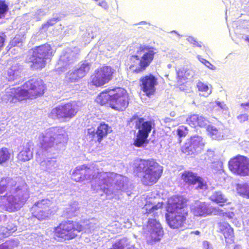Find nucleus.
<instances>
[{"label":"nucleus","mask_w":249,"mask_h":249,"mask_svg":"<svg viewBox=\"0 0 249 249\" xmlns=\"http://www.w3.org/2000/svg\"><path fill=\"white\" fill-rule=\"evenodd\" d=\"M98 5L102 7L105 10H107L108 8V6L107 2L104 0H102L101 2H99L98 3Z\"/></svg>","instance_id":"09e8293b"},{"label":"nucleus","mask_w":249,"mask_h":249,"mask_svg":"<svg viewBox=\"0 0 249 249\" xmlns=\"http://www.w3.org/2000/svg\"><path fill=\"white\" fill-rule=\"evenodd\" d=\"M186 122L192 127H196L197 126L204 127L207 126L209 123L207 119L198 114L191 115L187 119Z\"/></svg>","instance_id":"5701e85b"},{"label":"nucleus","mask_w":249,"mask_h":249,"mask_svg":"<svg viewBox=\"0 0 249 249\" xmlns=\"http://www.w3.org/2000/svg\"><path fill=\"white\" fill-rule=\"evenodd\" d=\"M177 76L181 82L186 79H191L195 75V72L193 70L186 68H182L177 71Z\"/></svg>","instance_id":"a878e982"},{"label":"nucleus","mask_w":249,"mask_h":249,"mask_svg":"<svg viewBox=\"0 0 249 249\" xmlns=\"http://www.w3.org/2000/svg\"><path fill=\"white\" fill-rule=\"evenodd\" d=\"M213 167H214L215 165H217V170H220L222 168V163L220 161H217L213 163Z\"/></svg>","instance_id":"3c124183"},{"label":"nucleus","mask_w":249,"mask_h":249,"mask_svg":"<svg viewBox=\"0 0 249 249\" xmlns=\"http://www.w3.org/2000/svg\"><path fill=\"white\" fill-rule=\"evenodd\" d=\"M237 118L240 123H243L248 119V116L246 114H241L238 115Z\"/></svg>","instance_id":"a18cd8bd"},{"label":"nucleus","mask_w":249,"mask_h":249,"mask_svg":"<svg viewBox=\"0 0 249 249\" xmlns=\"http://www.w3.org/2000/svg\"><path fill=\"white\" fill-rule=\"evenodd\" d=\"M156 49L146 46H141L137 54L131 57L129 69L133 72L140 73L145 70L153 61L156 53Z\"/></svg>","instance_id":"1a4fd4ad"},{"label":"nucleus","mask_w":249,"mask_h":249,"mask_svg":"<svg viewBox=\"0 0 249 249\" xmlns=\"http://www.w3.org/2000/svg\"><path fill=\"white\" fill-rule=\"evenodd\" d=\"M22 39L19 36H15L10 42V45L12 47L18 46L20 47L22 45Z\"/></svg>","instance_id":"79ce46f5"},{"label":"nucleus","mask_w":249,"mask_h":249,"mask_svg":"<svg viewBox=\"0 0 249 249\" xmlns=\"http://www.w3.org/2000/svg\"><path fill=\"white\" fill-rule=\"evenodd\" d=\"M39 139L40 146L36 153V160L43 170L54 173L59 168V163L53 155L64 147L68 140L67 133L62 128L51 127Z\"/></svg>","instance_id":"f03ea898"},{"label":"nucleus","mask_w":249,"mask_h":249,"mask_svg":"<svg viewBox=\"0 0 249 249\" xmlns=\"http://www.w3.org/2000/svg\"><path fill=\"white\" fill-rule=\"evenodd\" d=\"M174 114H175L174 112H171V115L172 116H174Z\"/></svg>","instance_id":"680f3d73"},{"label":"nucleus","mask_w":249,"mask_h":249,"mask_svg":"<svg viewBox=\"0 0 249 249\" xmlns=\"http://www.w3.org/2000/svg\"><path fill=\"white\" fill-rule=\"evenodd\" d=\"M135 125L138 132L134 144L137 147H143L148 143L147 138L153 128V123L150 121H145L141 118L136 120Z\"/></svg>","instance_id":"ddd939ff"},{"label":"nucleus","mask_w":249,"mask_h":249,"mask_svg":"<svg viewBox=\"0 0 249 249\" xmlns=\"http://www.w3.org/2000/svg\"><path fill=\"white\" fill-rule=\"evenodd\" d=\"M96 101L101 105H109L117 110H124L128 106V98L126 91L121 88L109 89L101 92Z\"/></svg>","instance_id":"6e6552de"},{"label":"nucleus","mask_w":249,"mask_h":249,"mask_svg":"<svg viewBox=\"0 0 249 249\" xmlns=\"http://www.w3.org/2000/svg\"><path fill=\"white\" fill-rule=\"evenodd\" d=\"M181 178L188 184L194 185L197 183L198 186L196 188L198 189L205 190L208 189L206 180L192 172L184 171L181 176Z\"/></svg>","instance_id":"412c9836"},{"label":"nucleus","mask_w":249,"mask_h":249,"mask_svg":"<svg viewBox=\"0 0 249 249\" xmlns=\"http://www.w3.org/2000/svg\"><path fill=\"white\" fill-rule=\"evenodd\" d=\"M210 199L219 204L220 206H222L224 203H227L228 201L226 196L220 191H213L210 196Z\"/></svg>","instance_id":"bb28decb"},{"label":"nucleus","mask_w":249,"mask_h":249,"mask_svg":"<svg viewBox=\"0 0 249 249\" xmlns=\"http://www.w3.org/2000/svg\"><path fill=\"white\" fill-rule=\"evenodd\" d=\"M201 61L208 68L211 70H213L214 69V67L213 65L211 63H210L208 61L204 59H202V60Z\"/></svg>","instance_id":"49530a36"},{"label":"nucleus","mask_w":249,"mask_h":249,"mask_svg":"<svg viewBox=\"0 0 249 249\" xmlns=\"http://www.w3.org/2000/svg\"><path fill=\"white\" fill-rule=\"evenodd\" d=\"M207 131L209 136L213 140H221L224 139L225 134L223 127L217 128L213 125H208Z\"/></svg>","instance_id":"393cba45"},{"label":"nucleus","mask_w":249,"mask_h":249,"mask_svg":"<svg viewBox=\"0 0 249 249\" xmlns=\"http://www.w3.org/2000/svg\"><path fill=\"white\" fill-rule=\"evenodd\" d=\"M188 132L187 127L184 125L179 126L177 131V135L180 138L185 137L188 134Z\"/></svg>","instance_id":"a19ab883"},{"label":"nucleus","mask_w":249,"mask_h":249,"mask_svg":"<svg viewBox=\"0 0 249 249\" xmlns=\"http://www.w3.org/2000/svg\"><path fill=\"white\" fill-rule=\"evenodd\" d=\"M0 249H9V247L7 245V242L0 245Z\"/></svg>","instance_id":"603ef678"},{"label":"nucleus","mask_w":249,"mask_h":249,"mask_svg":"<svg viewBox=\"0 0 249 249\" xmlns=\"http://www.w3.org/2000/svg\"><path fill=\"white\" fill-rule=\"evenodd\" d=\"M157 85V78L151 74L142 76L140 79V86L142 90L149 97L154 95Z\"/></svg>","instance_id":"6ab92c4d"},{"label":"nucleus","mask_w":249,"mask_h":249,"mask_svg":"<svg viewBox=\"0 0 249 249\" xmlns=\"http://www.w3.org/2000/svg\"><path fill=\"white\" fill-rule=\"evenodd\" d=\"M97 221L95 219H92L90 220H87L84 223V225H82L83 230L85 232L89 233L94 231L97 228Z\"/></svg>","instance_id":"2f4dec72"},{"label":"nucleus","mask_w":249,"mask_h":249,"mask_svg":"<svg viewBox=\"0 0 249 249\" xmlns=\"http://www.w3.org/2000/svg\"><path fill=\"white\" fill-rule=\"evenodd\" d=\"M71 178L76 182L91 180L92 189L97 192H103L109 198H119L121 193L127 192L128 188L127 178L113 172H100L95 166H77Z\"/></svg>","instance_id":"f257e3e1"},{"label":"nucleus","mask_w":249,"mask_h":249,"mask_svg":"<svg viewBox=\"0 0 249 249\" xmlns=\"http://www.w3.org/2000/svg\"><path fill=\"white\" fill-rule=\"evenodd\" d=\"M66 79L70 82H75L78 81L82 78L79 75H78L77 72L74 70L69 71L66 75Z\"/></svg>","instance_id":"f704fd0d"},{"label":"nucleus","mask_w":249,"mask_h":249,"mask_svg":"<svg viewBox=\"0 0 249 249\" xmlns=\"http://www.w3.org/2000/svg\"><path fill=\"white\" fill-rule=\"evenodd\" d=\"M192 211L197 216H206L211 214L217 215L219 213V209L213 207L206 202H198L196 204Z\"/></svg>","instance_id":"aec40b11"},{"label":"nucleus","mask_w":249,"mask_h":249,"mask_svg":"<svg viewBox=\"0 0 249 249\" xmlns=\"http://www.w3.org/2000/svg\"><path fill=\"white\" fill-rule=\"evenodd\" d=\"M80 52L78 47L67 48L63 50L55 66L58 73L66 71L76 60Z\"/></svg>","instance_id":"4468645a"},{"label":"nucleus","mask_w":249,"mask_h":249,"mask_svg":"<svg viewBox=\"0 0 249 249\" xmlns=\"http://www.w3.org/2000/svg\"><path fill=\"white\" fill-rule=\"evenodd\" d=\"M187 40L191 44H193L194 46L201 47L202 43L201 42H198L196 39L192 36H189L187 38Z\"/></svg>","instance_id":"37998d69"},{"label":"nucleus","mask_w":249,"mask_h":249,"mask_svg":"<svg viewBox=\"0 0 249 249\" xmlns=\"http://www.w3.org/2000/svg\"><path fill=\"white\" fill-rule=\"evenodd\" d=\"M78 111V107L75 103H69L53 108L49 114V117L53 119L67 121L73 118Z\"/></svg>","instance_id":"f8f14e48"},{"label":"nucleus","mask_w":249,"mask_h":249,"mask_svg":"<svg viewBox=\"0 0 249 249\" xmlns=\"http://www.w3.org/2000/svg\"><path fill=\"white\" fill-rule=\"evenodd\" d=\"M23 68L21 65L18 64L12 65L7 70V78L9 81L17 80L20 77Z\"/></svg>","instance_id":"b1692460"},{"label":"nucleus","mask_w":249,"mask_h":249,"mask_svg":"<svg viewBox=\"0 0 249 249\" xmlns=\"http://www.w3.org/2000/svg\"><path fill=\"white\" fill-rule=\"evenodd\" d=\"M230 170L235 174L246 176L249 172V159L246 157L238 155L229 162Z\"/></svg>","instance_id":"f3484780"},{"label":"nucleus","mask_w":249,"mask_h":249,"mask_svg":"<svg viewBox=\"0 0 249 249\" xmlns=\"http://www.w3.org/2000/svg\"><path fill=\"white\" fill-rule=\"evenodd\" d=\"M4 42V38L1 36H0V48H1Z\"/></svg>","instance_id":"864d4df0"},{"label":"nucleus","mask_w":249,"mask_h":249,"mask_svg":"<svg viewBox=\"0 0 249 249\" xmlns=\"http://www.w3.org/2000/svg\"><path fill=\"white\" fill-rule=\"evenodd\" d=\"M215 104L217 106L219 107L221 109L226 110L227 107L223 102L216 101Z\"/></svg>","instance_id":"de8ad7c7"},{"label":"nucleus","mask_w":249,"mask_h":249,"mask_svg":"<svg viewBox=\"0 0 249 249\" xmlns=\"http://www.w3.org/2000/svg\"><path fill=\"white\" fill-rule=\"evenodd\" d=\"M170 118H166L165 120L166 122H170Z\"/></svg>","instance_id":"052dcab7"},{"label":"nucleus","mask_w":249,"mask_h":249,"mask_svg":"<svg viewBox=\"0 0 249 249\" xmlns=\"http://www.w3.org/2000/svg\"><path fill=\"white\" fill-rule=\"evenodd\" d=\"M165 218L168 226L173 229L183 228L188 213L184 208L182 197L174 196L168 203Z\"/></svg>","instance_id":"423d86ee"},{"label":"nucleus","mask_w":249,"mask_h":249,"mask_svg":"<svg viewBox=\"0 0 249 249\" xmlns=\"http://www.w3.org/2000/svg\"><path fill=\"white\" fill-rule=\"evenodd\" d=\"M245 40L249 42V36H246Z\"/></svg>","instance_id":"13d9d810"},{"label":"nucleus","mask_w":249,"mask_h":249,"mask_svg":"<svg viewBox=\"0 0 249 249\" xmlns=\"http://www.w3.org/2000/svg\"><path fill=\"white\" fill-rule=\"evenodd\" d=\"M31 146L32 142L27 143L24 149L18 154V160L22 161H28L32 158L33 152L30 149Z\"/></svg>","instance_id":"cd10ccee"},{"label":"nucleus","mask_w":249,"mask_h":249,"mask_svg":"<svg viewBox=\"0 0 249 249\" xmlns=\"http://www.w3.org/2000/svg\"><path fill=\"white\" fill-rule=\"evenodd\" d=\"M219 230L223 234L226 242L227 244H232L234 242L233 230L230 225L226 222H220L218 224Z\"/></svg>","instance_id":"4be33fe9"},{"label":"nucleus","mask_w":249,"mask_h":249,"mask_svg":"<svg viewBox=\"0 0 249 249\" xmlns=\"http://www.w3.org/2000/svg\"><path fill=\"white\" fill-rule=\"evenodd\" d=\"M9 10L8 4L5 0H0V19L4 18Z\"/></svg>","instance_id":"e433bc0d"},{"label":"nucleus","mask_w":249,"mask_h":249,"mask_svg":"<svg viewBox=\"0 0 249 249\" xmlns=\"http://www.w3.org/2000/svg\"><path fill=\"white\" fill-rule=\"evenodd\" d=\"M190 234H195L196 235H198L200 234V232L198 231H191L190 232Z\"/></svg>","instance_id":"5fc2aeb1"},{"label":"nucleus","mask_w":249,"mask_h":249,"mask_svg":"<svg viewBox=\"0 0 249 249\" xmlns=\"http://www.w3.org/2000/svg\"><path fill=\"white\" fill-rule=\"evenodd\" d=\"M133 168L137 176L142 177L145 185L156 183L162 173V167L153 160L137 159L134 161Z\"/></svg>","instance_id":"39448f33"},{"label":"nucleus","mask_w":249,"mask_h":249,"mask_svg":"<svg viewBox=\"0 0 249 249\" xmlns=\"http://www.w3.org/2000/svg\"><path fill=\"white\" fill-rule=\"evenodd\" d=\"M241 106L242 107H249V103H246V104H242Z\"/></svg>","instance_id":"6e6d98bb"},{"label":"nucleus","mask_w":249,"mask_h":249,"mask_svg":"<svg viewBox=\"0 0 249 249\" xmlns=\"http://www.w3.org/2000/svg\"><path fill=\"white\" fill-rule=\"evenodd\" d=\"M83 41L86 43H89L91 39L94 38V34L91 28L86 30V32L82 35Z\"/></svg>","instance_id":"ea45409f"},{"label":"nucleus","mask_w":249,"mask_h":249,"mask_svg":"<svg viewBox=\"0 0 249 249\" xmlns=\"http://www.w3.org/2000/svg\"><path fill=\"white\" fill-rule=\"evenodd\" d=\"M90 68V64L87 61H85L80 64L75 70L77 72L78 75H79L82 78L89 72Z\"/></svg>","instance_id":"7c9ffc66"},{"label":"nucleus","mask_w":249,"mask_h":249,"mask_svg":"<svg viewBox=\"0 0 249 249\" xmlns=\"http://www.w3.org/2000/svg\"><path fill=\"white\" fill-rule=\"evenodd\" d=\"M61 19V18L60 16H56L53 18L49 19L42 25V30L44 31H47L50 26L54 25L57 22L60 21Z\"/></svg>","instance_id":"72a5a7b5"},{"label":"nucleus","mask_w":249,"mask_h":249,"mask_svg":"<svg viewBox=\"0 0 249 249\" xmlns=\"http://www.w3.org/2000/svg\"><path fill=\"white\" fill-rule=\"evenodd\" d=\"M52 202L49 199H42L35 202L31 208L34 217L38 220L46 219L51 214Z\"/></svg>","instance_id":"2eb2a0df"},{"label":"nucleus","mask_w":249,"mask_h":249,"mask_svg":"<svg viewBox=\"0 0 249 249\" xmlns=\"http://www.w3.org/2000/svg\"><path fill=\"white\" fill-rule=\"evenodd\" d=\"M79 210L78 203L76 201L73 202L67 208L64 212L63 215L67 217H71L76 215Z\"/></svg>","instance_id":"c756f323"},{"label":"nucleus","mask_w":249,"mask_h":249,"mask_svg":"<svg viewBox=\"0 0 249 249\" xmlns=\"http://www.w3.org/2000/svg\"><path fill=\"white\" fill-rule=\"evenodd\" d=\"M196 87L200 92L199 95L204 97L208 96L211 93V90L208 85L201 81H198L196 84Z\"/></svg>","instance_id":"473e14b6"},{"label":"nucleus","mask_w":249,"mask_h":249,"mask_svg":"<svg viewBox=\"0 0 249 249\" xmlns=\"http://www.w3.org/2000/svg\"><path fill=\"white\" fill-rule=\"evenodd\" d=\"M203 249H213L212 245L207 241L203 242Z\"/></svg>","instance_id":"8fccbe9b"},{"label":"nucleus","mask_w":249,"mask_h":249,"mask_svg":"<svg viewBox=\"0 0 249 249\" xmlns=\"http://www.w3.org/2000/svg\"><path fill=\"white\" fill-rule=\"evenodd\" d=\"M6 229L8 232V234H10L11 233H13L15 231H16L17 230V228L16 226L13 225V224H11V225H8V226L6 227Z\"/></svg>","instance_id":"c03bdc74"},{"label":"nucleus","mask_w":249,"mask_h":249,"mask_svg":"<svg viewBox=\"0 0 249 249\" xmlns=\"http://www.w3.org/2000/svg\"><path fill=\"white\" fill-rule=\"evenodd\" d=\"M162 202L157 203L147 200L146 204L142 209V213L149 216L147 225L145 229V231L154 241H159L163 234V231L160 223L157 221V217L160 213L159 209L162 208Z\"/></svg>","instance_id":"0eeeda50"},{"label":"nucleus","mask_w":249,"mask_h":249,"mask_svg":"<svg viewBox=\"0 0 249 249\" xmlns=\"http://www.w3.org/2000/svg\"><path fill=\"white\" fill-rule=\"evenodd\" d=\"M15 182L11 178H3L0 181V195L9 191L12 195L7 197L6 204L7 208L11 211H14L20 208L29 197L28 192L26 188L15 187ZM7 192L5 195H7Z\"/></svg>","instance_id":"20e7f679"},{"label":"nucleus","mask_w":249,"mask_h":249,"mask_svg":"<svg viewBox=\"0 0 249 249\" xmlns=\"http://www.w3.org/2000/svg\"><path fill=\"white\" fill-rule=\"evenodd\" d=\"M53 55V50L48 44H45L28 51L26 60L32 63L31 67L33 70L45 67L46 61Z\"/></svg>","instance_id":"9d476101"},{"label":"nucleus","mask_w":249,"mask_h":249,"mask_svg":"<svg viewBox=\"0 0 249 249\" xmlns=\"http://www.w3.org/2000/svg\"><path fill=\"white\" fill-rule=\"evenodd\" d=\"M171 33H175L177 34L178 35V36H179V37L181 36H180L179 34H178L176 31H173Z\"/></svg>","instance_id":"bf43d9fd"},{"label":"nucleus","mask_w":249,"mask_h":249,"mask_svg":"<svg viewBox=\"0 0 249 249\" xmlns=\"http://www.w3.org/2000/svg\"><path fill=\"white\" fill-rule=\"evenodd\" d=\"M238 193L244 197L249 198V185L244 184L239 185L237 188Z\"/></svg>","instance_id":"c9c22d12"},{"label":"nucleus","mask_w":249,"mask_h":249,"mask_svg":"<svg viewBox=\"0 0 249 249\" xmlns=\"http://www.w3.org/2000/svg\"><path fill=\"white\" fill-rule=\"evenodd\" d=\"M10 154L7 148H2L0 149V164L6 162L10 158Z\"/></svg>","instance_id":"58836bf2"},{"label":"nucleus","mask_w":249,"mask_h":249,"mask_svg":"<svg viewBox=\"0 0 249 249\" xmlns=\"http://www.w3.org/2000/svg\"><path fill=\"white\" fill-rule=\"evenodd\" d=\"M114 70L109 66H104L97 70L91 76V82L96 86H102L112 78Z\"/></svg>","instance_id":"a211bd4d"},{"label":"nucleus","mask_w":249,"mask_h":249,"mask_svg":"<svg viewBox=\"0 0 249 249\" xmlns=\"http://www.w3.org/2000/svg\"><path fill=\"white\" fill-rule=\"evenodd\" d=\"M111 131V127L108 124L104 123H101L97 128L91 127L85 131L86 139L89 142H100Z\"/></svg>","instance_id":"dca6fc26"},{"label":"nucleus","mask_w":249,"mask_h":249,"mask_svg":"<svg viewBox=\"0 0 249 249\" xmlns=\"http://www.w3.org/2000/svg\"><path fill=\"white\" fill-rule=\"evenodd\" d=\"M204 145V142L201 136H195L191 138L190 147L194 148L196 152L200 151Z\"/></svg>","instance_id":"c85d7f7f"},{"label":"nucleus","mask_w":249,"mask_h":249,"mask_svg":"<svg viewBox=\"0 0 249 249\" xmlns=\"http://www.w3.org/2000/svg\"><path fill=\"white\" fill-rule=\"evenodd\" d=\"M82 230V225L78 223L70 220L62 222L55 228L54 238L58 241L70 240L76 236Z\"/></svg>","instance_id":"9b49d317"},{"label":"nucleus","mask_w":249,"mask_h":249,"mask_svg":"<svg viewBox=\"0 0 249 249\" xmlns=\"http://www.w3.org/2000/svg\"><path fill=\"white\" fill-rule=\"evenodd\" d=\"M47 13V10L45 8L37 9L32 14V18L36 21L40 20L44 17Z\"/></svg>","instance_id":"4c0bfd02"},{"label":"nucleus","mask_w":249,"mask_h":249,"mask_svg":"<svg viewBox=\"0 0 249 249\" xmlns=\"http://www.w3.org/2000/svg\"><path fill=\"white\" fill-rule=\"evenodd\" d=\"M45 90L43 82L38 78H33L17 88L6 89L3 99L7 102L15 103L28 98L33 99L44 94Z\"/></svg>","instance_id":"7ed1b4c3"},{"label":"nucleus","mask_w":249,"mask_h":249,"mask_svg":"<svg viewBox=\"0 0 249 249\" xmlns=\"http://www.w3.org/2000/svg\"><path fill=\"white\" fill-rule=\"evenodd\" d=\"M178 249H184V248H178Z\"/></svg>","instance_id":"e2e57ef3"},{"label":"nucleus","mask_w":249,"mask_h":249,"mask_svg":"<svg viewBox=\"0 0 249 249\" xmlns=\"http://www.w3.org/2000/svg\"><path fill=\"white\" fill-rule=\"evenodd\" d=\"M147 24V23L145 21H141L138 24L143 25V24Z\"/></svg>","instance_id":"4d7b16f0"}]
</instances>
